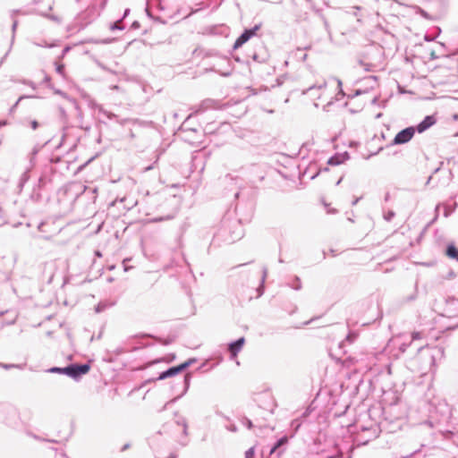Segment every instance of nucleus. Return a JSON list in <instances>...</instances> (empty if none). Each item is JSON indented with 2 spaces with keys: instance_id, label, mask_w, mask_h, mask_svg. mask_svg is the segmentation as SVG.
<instances>
[{
  "instance_id": "obj_5",
  "label": "nucleus",
  "mask_w": 458,
  "mask_h": 458,
  "mask_svg": "<svg viewBox=\"0 0 458 458\" xmlns=\"http://www.w3.org/2000/svg\"><path fill=\"white\" fill-rule=\"evenodd\" d=\"M194 361H195V360H193V359L192 360H189L183 362L182 364H181L179 366L170 368L167 370L162 372L159 375L158 379L163 380V379H165L167 377H174V376L177 375L179 372H181L183 369H187Z\"/></svg>"
},
{
  "instance_id": "obj_13",
  "label": "nucleus",
  "mask_w": 458,
  "mask_h": 458,
  "mask_svg": "<svg viewBox=\"0 0 458 458\" xmlns=\"http://www.w3.org/2000/svg\"><path fill=\"white\" fill-rule=\"evenodd\" d=\"M343 162V158L339 156L332 157L328 159V164L331 165H340Z\"/></svg>"
},
{
  "instance_id": "obj_28",
  "label": "nucleus",
  "mask_w": 458,
  "mask_h": 458,
  "mask_svg": "<svg viewBox=\"0 0 458 458\" xmlns=\"http://www.w3.org/2000/svg\"><path fill=\"white\" fill-rule=\"evenodd\" d=\"M152 445H153L154 448H157L156 444H155L154 441L152 442Z\"/></svg>"
},
{
  "instance_id": "obj_8",
  "label": "nucleus",
  "mask_w": 458,
  "mask_h": 458,
  "mask_svg": "<svg viewBox=\"0 0 458 458\" xmlns=\"http://www.w3.org/2000/svg\"><path fill=\"white\" fill-rule=\"evenodd\" d=\"M244 343H245L244 337H241V338L237 339L236 341L229 344L228 350L231 353L232 359L236 358L237 354L242 351Z\"/></svg>"
},
{
  "instance_id": "obj_2",
  "label": "nucleus",
  "mask_w": 458,
  "mask_h": 458,
  "mask_svg": "<svg viewBox=\"0 0 458 458\" xmlns=\"http://www.w3.org/2000/svg\"><path fill=\"white\" fill-rule=\"evenodd\" d=\"M89 369L90 366L89 364H72L64 368V374L74 379H78L81 376L87 374Z\"/></svg>"
},
{
  "instance_id": "obj_22",
  "label": "nucleus",
  "mask_w": 458,
  "mask_h": 458,
  "mask_svg": "<svg viewBox=\"0 0 458 458\" xmlns=\"http://www.w3.org/2000/svg\"><path fill=\"white\" fill-rule=\"evenodd\" d=\"M157 455L158 458H168L169 456L163 455L158 450H157Z\"/></svg>"
},
{
  "instance_id": "obj_19",
  "label": "nucleus",
  "mask_w": 458,
  "mask_h": 458,
  "mask_svg": "<svg viewBox=\"0 0 458 458\" xmlns=\"http://www.w3.org/2000/svg\"><path fill=\"white\" fill-rule=\"evenodd\" d=\"M360 64L361 66H364L365 70L366 71H371V67L372 65L371 64H364L363 62H360Z\"/></svg>"
},
{
  "instance_id": "obj_27",
  "label": "nucleus",
  "mask_w": 458,
  "mask_h": 458,
  "mask_svg": "<svg viewBox=\"0 0 458 458\" xmlns=\"http://www.w3.org/2000/svg\"><path fill=\"white\" fill-rule=\"evenodd\" d=\"M128 446H129V445H125L123 447V449H122V450H125V449H127V448H128Z\"/></svg>"
},
{
  "instance_id": "obj_18",
  "label": "nucleus",
  "mask_w": 458,
  "mask_h": 458,
  "mask_svg": "<svg viewBox=\"0 0 458 458\" xmlns=\"http://www.w3.org/2000/svg\"><path fill=\"white\" fill-rule=\"evenodd\" d=\"M295 281H296V283L294 284H293V288L295 289V290H300L301 289L300 279L296 278Z\"/></svg>"
},
{
  "instance_id": "obj_26",
  "label": "nucleus",
  "mask_w": 458,
  "mask_h": 458,
  "mask_svg": "<svg viewBox=\"0 0 458 458\" xmlns=\"http://www.w3.org/2000/svg\"><path fill=\"white\" fill-rule=\"evenodd\" d=\"M123 266H124V270L127 271L128 270V267H126L125 265V260H123Z\"/></svg>"
},
{
  "instance_id": "obj_16",
  "label": "nucleus",
  "mask_w": 458,
  "mask_h": 458,
  "mask_svg": "<svg viewBox=\"0 0 458 458\" xmlns=\"http://www.w3.org/2000/svg\"><path fill=\"white\" fill-rule=\"evenodd\" d=\"M254 448L250 447L245 452V458H254Z\"/></svg>"
},
{
  "instance_id": "obj_21",
  "label": "nucleus",
  "mask_w": 458,
  "mask_h": 458,
  "mask_svg": "<svg viewBox=\"0 0 458 458\" xmlns=\"http://www.w3.org/2000/svg\"><path fill=\"white\" fill-rule=\"evenodd\" d=\"M245 420H246V426L248 427V428H251L252 422L248 419H246Z\"/></svg>"
},
{
  "instance_id": "obj_14",
  "label": "nucleus",
  "mask_w": 458,
  "mask_h": 458,
  "mask_svg": "<svg viewBox=\"0 0 458 458\" xmlns=\"http://www.w3.org/2000/svg\"><path fill=\"white\" fill-rule=\"evenodd\" d=\"M422 337H423V335H422V334L420 332H413L411 334V337L410 340H411V342H412V341H415V340H420Z\"/></svg>"
},
{
  "instance_id": "obj_17",
  "label": "nucleus",
  "mask_w": 458,
  "mask_h": 458,
  "mask_svg": "<svg viewBox=\"0 0 458 458\" xmlns=\"http://www.w3.org/2000/svg\"><path fill=\"white\" fill-rule=\"evenodd\" d=\"M0 367L4 368L5 369H13V368H19L20 366L19 365H15V364L0 363Z\"/></svg>"
},
{
  "instance_id": "obj_25",
  "label": "nucleus",
  "mask_w": 458,
  "mask_h": 458,
  "mask_svg": "<svg viewBox=\"0 0 458 458\" xmlns=\"http://www.w3.org/2000/svg\"><path fill=\"white\" fill-rule=\"evenodd\" d=\"M185 382H186L187 385L189 384V376L185 377Z\"/></svg>"
},
{
  "instance_id": "obj_12",
  "label": "nucleus",
  "mask_w": 458,
  "mask_h": 458,
  "mask_svg": "<svg viewBox=\"0 0 458 458\" xmlns=\"http://www.w3.org/2000/svg\"><path fill=\"white\" fill-rule=\"evenodd\" d=\"M287 443V437H283L280 439L277 440L276 444L272 447L270 453H274L277 448H279L281 445Z\"/></svg>"
},
{
  "instance_id": "obj_4",
  "label": "nucleus",
  "mask_w": 458,
  "mask_h": 458,
  "mask_svg": "<svg viewBox=\"0 0 458 458\" xmlns=\"http://www.w3.org/2000/svg\"><path fill=\"white\" fill-rule=\"evenodd\" d=\"M411 340H410V338H408L404 335L395 336L390 341V344L393 347L397 348L399 351L398 353L395 354L396 356L403 353L411 345Z\"/></svg>"
},
{
  "instance_id": "obj_24",
  "label": "nucleus",
  "mask_w": 458,
  "mask_h": 458,
  "mask_svg": "<svg viewBox=\"0 0 458 458\" xmlns=\"http://www.w3.org/2000/svg\"><path fill=\"white\" fill-rule=\"evenodd\" d=\"M364 368H365L366 369H371V365H370V364H366V365L364 366Z\"/></svg>"
},
{
  "instance_id": "obj_10",
  "label": "nucleus",
  "mask_w": 458,
  "mask_h": 458,
  "mask_svg": "<svg viewBox=\"0 0 458 458\" xmlns=\"http://www.w3.org/2000/svg\"><path fill=\"white\" fill-rule=\"evenodd\" d=\"M445 254L448 258L458 261V250L454 243H449L447 245Z\"/></svg>"
},
{
  "instance_id": "obj_29",
  "label": "nucleus",
  "mask_w": 458,
  "mask_h": 458,
  "mask_svg": "<svg viewBox=\"0 0 458 458\" xmlns=\"http://www.w3.org/2000/svg\"><path fill=\"white\" fill-rule=\"evenodd\" d=\"M243 235L241 233L237 236L238 239L242 238Z\"/></svg>"
},
{
  "instance_id": "obj_6",
  "label": "nucleus",
  "mask_w": 458,
  "mask_h": 458,
  "mask_svg": "<svg viewBox=\"0 0 458 458\" xmlns=\"http://www.w3.org/2000/svg\"><path fill=\"white\" fill-rule=\"evenodd\" d=\"M259 30V26L256 25L253 29L246 30L234 42L233 48L237 49L245 44L251 37H253L257 30Z\"/></svg>"
},
{
  "instance_id": "obj_20",
  "label": "nucleus",
  "mask_w": 458,
  "mask_h": 458,
  "mask_svg": "<svg viewBox=\"0 0 458 458\" xmlns=\"http://www.w3.org/2000/svg\"><path fill=\"white\" fill-rule=\"evenodd\" d=\"M267 275V269L266 267L263 268V275H262V284L265 282V279Z\"/></svg>"
},
{
  "instance_id": "obj_15",
  "label": "nucleus",
  "mask_w": 458,
  "mask_h": 458,
  "mask_svg": "<svg viewBox=\"0 0 458 458\" xmlns=\"http://www.w3.org/2000/svg\"><path fill=\"white\" fill-rule=\"evenodd\" d=\"M64 368L53 367V368L49 369L48 371L51 373L64 374Z\"/></svg>"
},
{
  "instance_id": "obj_23",
  "label": "nucleus",
  "mask_w": 458,
  "mask_h": 458,
  "mask_svg": "<svg viewBox=\"0 0 458 458\" xmlns=\"http://www.w3.org/2000/svg\"><path fill=\"white\" fill-rule=\"evenodd\" d=\"M102 310H103V308H102V306L100 304L96 307V311L97 312H100V311H102Z\"/></svg>"
},
{
  "instance_id": "obj_9",
  "label": "nucleus",
  "mask_w": 458,
  "mask_h": 458,
  "mask_svg": "<svg viewBox=\"0 0 458 458\" xmlns=\"http://www.w3.org/2000/svg\"><path fill=\"white\" fill-rule=\"evenodd\" d=\"M437 122V119L433 115H428L424 118V120L418 124L415 128L416 131L420 133H422L431 126H433Z\"/></svg>"
},
{
  "instance_id": "obj_11",
  "label": "nucleus",
  "mask_w": 458,
  "mask_h": 458,
  "mask_svg": "<svg viewBox=\"0 0 458 458\" xmlns=\"http://www.w3.org/2000/svg\"><path fill=\"white\" fill-rule=\"evenodd\" d=\"M220 232L223 233L216 234V238H221V237L225 238V240L227 241L228 243H232L234 242V239L232 237L233 231L226 230V231H220Z\"/></svg>"
},
{
  "instance_id": "obj_3",
  "label": "nucleus",
  "mask_w": 458,
  "mask_h": 458,
  "mask_svg": "<svg viewBox=\"0 0 458 458\" xmlns=\"http://www.w3.org/2000/svg\"><path fill=\"white\" fill-rule=\"evenodd\" d=\"M416 129L412 126L407 127L400 131L394 138L393 143L394 145H403L409 142L415 135Z\"/></svg>"
},
{
  "instance_id": "obj_1",
  "label": "nucleus",
  "mask_w": 458,
  "mask_h": 458,
  "mask_svg": "<svg viewBox=\"0 0 458 458\" xmlns=\"http://www.w3.org/2000/svg\"><path fill=\"white\" fill-rule=\"evenodd\" d=\"M444 357V350L439 346H424L419 349L412 359L411 366L422 375L434 370L436 361Z\"/></svg>"
},
{
  "instance_id": "obj_7",
  "label": "nucleus",
  "mask_w": 458,
  "mask_h": 458,
  "mask_svg": "<svg viewBox=\"0 0 458 458\" xmlns=\"http://www.w3.org/2000/svg\"><path fill=\"white\" fill-rule=\"evenodd\" d=\"M445 312L447 317H458V299H447Z\"/></svg>"
}]
</instances>
